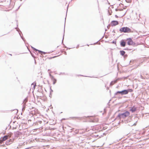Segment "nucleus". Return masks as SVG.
<instances>
[{
  "instance_id": "obj_1",
  "label": "nucleus",
  "mask_w": 149,
  "mask_h": 149,
  "mask_svg": "<svg viewBox=\"0 0 149 149\" xmlns=\"http://www.w3.org/2000/svg\"><path fill=\"white\" fill-rule=\"evenodd\" d=\"M70 118H76L79 119L80 120H81L82 119H86L88 118H89L88 120V121L90 122H97L98 121V119L97 118L93 117V116H84L82 117H72Z\"/></svg>"
},
{
  "instance_id": "obj_2",
  "label": "nucleus",
  "mask_w": 149,
  "mask_h": 149,
  "mask_svg": "<svg viewBox=\"0 0 149 149\" xmlns=\"http://www.w3.org/2000/svg\"><path fill=\"white\" fill-rule=\"evenodd\" d=\"M130 115V112L128 111H126L123 112L119 113L114 120H120L122 118L124 119Z\"/></svg>"
},
{
  "instance_id": "obj_3",
  "label": "nucleus",
  "mask_w": 149,
  "mask_h": 149,
  "mask_svg": "<svg viewBox=\"0 0 149 149\" xmlns=\"http://www.w3.org/2000/svg\"><path fill=\"white\" fill-rule=\"evenodd\" d=\"M103 131H98L97 132H95V133H97L98 134L96 135H94L93 136V137H94V136L96 138L98 137V138H100L104 136H106L107 134L108 133V131H106L104 132H102Z\"/></svg>"
},
{
  "instance_id": "obj_4",
  "label": "nucleus",
  "mask_w": 149,
  "mask_h": 149,
  "mask_svg": "<svg viewBox=\"0 0 149 149\" xmlns=\"http://www.w3.org/2000/svg\"><path fill=\"white\" fill-rule=\"evenodd\" d=\"M120 33H129L131 32L132 30L127 27H124L120 28L119 30Z\"/></svg>"
},
{
  "instance_id": "obj_5",
  "label": "nucleus",
  "mask_w": 149,
  "mask_h": 149,
  "mask_svg": "<svg viewBox=\"0 0 149 149\" xmlns=\"http://www.w3.org/2000/svg\"><path fill=\"white\" fill-rule=\"evenodd\" d=\"M85 131H70V133H72L73 135H76L78 137L81 136Z\"/></svg>"
},
{
  "instance_id": "obj_6",
  "label": "nucleus",
  "mask_w": 149,
  "mask_h": 149,
  "mask_svg": "<svg viewBox=\"0 0 149 149\" xmlns=\"http://www.w3.org/2000/svg\"><path fill=\"white\" fill-rule=\"evenodd\" d=\"M126 40L127 41V43L129 45H133L135 46L137 45L134 42L131 38H127L126 39Z\"/></svg>"
},
{
  "instance_id": "obj_7",
  "label": "nucleus",
  "mask_w": 149,
  "mask_h": 149,
  "mask_svg": "<svg viewBox=\"0 0 149 149\" xmlns=\"http://www.w3.org/2000/svg\"><path fill=\"white\" fill-rule=\"evenodd\" d=\"M12 136L13 135H11V136L9 137L6 141L5 143L7 145H9L13 142L15 139L13 138Z\"/></svg>"
},
{
  "instance_id": "obj_8",
  "label": "nucleus",
  "mask_w": 149,
  "mask_h": 149,
  "mask_svg": "<svg viewBox=\"0 0 149 149\" xmlns=\"http://www.w3.org/2000/svg\"><path fill=\"white\" fill-rule=\"evenodd\" d=\"M13 133L11 132L9 133L6 135H4L3 137H1V139L2 141H5L7 140L11 135H13Z\"/></svg>"
},
{
  "instance_id": "obj_9",
  "label": "nucleus",
  "mask_w": 149,
  "mask_h": 149,
  "mask_svg": "<svg viewBox=\"0 0 149 149\" xmlns=\"http://www.w3.org/2000/svg\"><path fill=\"white\" fill-rule=\"evenodd\" d=\"M133 90L132 89L128 88L127 89H124L121 91L122 95H126L129 93H131L133 92Z\"/></svg>"
},
{
  "instance_id": "obj_10",
  "label": "nucleus",
  "mask_w": 149,
  "mask_h": 149,
  "mask_svg": "<svg viewBox=\"0 0 149 149\" xmlns=\"http://www.w3.org/2000/svg\"><path fill=\"white\" fill-rule=\"evenodd\" d=\"M49 74L51 79L53 81V85L55 84L56 82L57 79L55 78L51 74L50 72H49Z\"/></svg>"
},
{
  "instance_id": "obj_11",
  "label": "nucleus",
  "mask_w": 149,
  "mask_h": 149,
  "mask_svg": "<svg viewBox=\"0 0 149 149\" xmlns=\"http://www.w3.org/2000/svg\"><path fill=\"white\" fill-rule=\"evenodd\" d=\"M14 134L15 137H18L22 135V133L19 131H16L14 132Z\"/></svg>"
},
{
  "instance_id": "obj_12",
  "label": "nucleus",
  "mask_w": 149,
  "mask_h": 149,
  "mask_svg": "<svg viewBox=\"0 0 149 149\" xmlns=\"http://www.w3.org/2000/svg\"><path fill=\"white\" fill-rule=\"evenodd\" d=\"M111 24L112 26H115L119 24V22L117 20H113L111 22Z\"/></svg>"
},
{
  "instance_id": "obj_13",
  "label": "nucleus",
  "mask_w": 149,
  "mask_h": 149,
  "mask_svg": "<svg viewBox=\"0 0 149 149\" xmlns=\"http://www.w3.org/2000/svg\"><path fill=\"white\" fill-rule=\"evenodd\" d=\"M47 132H44V133H42V134L43 136H52V134L51 132H49V131H46Z\"/></svg>"
},
{
  "instance_id": "obj_14",
  "label": "nucleus",
  "mask_w": 149,
  "mask_h": 149,
  "mask_svg": "<svg viewBox=\"0 0 149 149\" xmlns=\"http://www.w3.org/2000/svg\"><path fill=\"white\" fill-rule=\"evenodd\" d=\"M120 46L122 47H125L126 46V42L124 40H122L120 42Z\"/></svg>"
},
{
  "instance_id": "obj_15",
  "label": "nucleus",
  "mask_w": 149,
  "mask_h": 149,
  "mask_svg": "<svg viewBox=\"0 0 149 149\" xmlns=\"http://www.w3.org/2000/svg\"><path fill=\"white\" fill-rule=\"evenodd\" d=\"M130 110L132 113H134L137 110V107L134 106L132 107Z\"/></svg>"
},
{
  "instance_id": "obj_16",
  "label": "nucleus",
  "mask_w": 149,
  "mask_h": 149,
  "mask_svg": "<svg viewBox=\"0 0 149 149\" xmlns=\"http://www.w3.org/2000/svg\"><path fill=\"white\" fill-rule=\"evenodd\" d=\"M66 19V17L65 18V22L64 27V33H63V39H62V42H61L62 44L63 45H64V44L63 43V40H64V35H65V26Z\"/></svg>"
},
{
  "instance_id": "obj_17",
  "label": "nucleus",
  "mask_w": 149,
  "mask_h": 149,
  "mask_svg": "<svg viewBox=\"0 0 149 149\" xmlns=\"http://www.w3.org/2000/svg\"><path fill=\"white\" fill-rule=\"evenodd\" d=\"M118 80L119 79H118L111 81L110 83V85L111 86L113 85L114 84L116 83Z\"/></svg>"
},
{
  "instance_id": "obj_18",
  "label": "nucleus",
  "mask_w": 149,
  "mask_h": 149,
  "mask_svg": "<svg viewBox=\"0 0 149 149\" xmlns=\"http://www.w3.org/2000/svg\"><path fill=\"white\" fill-rule=\"evenodd\" d=\"M122 95L121 91H117L116 93H114L115 95Z\"/></svg>"
},
{
  "instance_id": "obj_19",
  "label": "nucleus",
  "mask_w": 149,
  "mask_h": 149,
  "mask_svg": "<svg viewBox=\"0 0 149 149\" xmlns=\"http://www.w3.org/2000/svg\"><path fill=\"white\" fill-rule=\"evenodd\" d=\"M120 55H121L122 56H123L125 54V52L123 50H120Z\"/></svg>"
},
{
  "instance_id": "obj_20",
  "label": "nucleus",
  "mask_w": 149,
  "mask_h": 149,
  "mask_svg": "<svg viewBox=\"0 0 149 149\" xmlns=\"http://www.w3.org/2000/svg\"><path fill=\"white\" fill-rule=\"evenodd\" d=\"M135 133V132H134L132 133L130 132L128 134H127V135L128 136H129L132 135L133 136H134V134Z\"/></svg>"
},
{
  "instance_id": "obj_21",
  "label": "nucleus",
  "mask_w": 149,
  "mask_h": 149,
  "mask_svg": "<svg viewBox=\"0 0 149 149\" xmlns=\"http://www.w3.org/2000/svg\"><path fill=\"white\" fill-rule=\"evenodd\" d=\"M19 34L21 38L22 39V40H23L24 42H25L26 41V40H25V38L22 36L20 33L19 32Z\"/></svg>"
},
{
  "instance_id": "obj_22",
  "label": "nucleus",
  "mask_w": 149,
  "mask_h": 149,
  "mask_svg": "<svg viewBox=\"0 0 149 149\" xmlns=\"http://www.w3.org/2000/svg\"><path fill=\"white\" fill-rule=\"evenodd\" d=\"M26 108V104L24 103L22 105V111H24Z\"/></svg>"
},
{
  "instance_id": "obj_23",
  "label": "nucleus",
  "mask_w": 149,
  "mask_h": 149,
  "mask_svg": "<svg viewBox=\"0 0 149 149\" xmlns=\"http://www.w3.org/2000/svg\"><path fill=\"white\" fill-rule=\"evenodd\" d=\"M31 85H33V88H34V89H35V86H36V82H34L33 83H32L31 84Z\"/></svg>"
},
{
  "instance_id": "obj_24",
  "label": "nucleus",
  "mask_w": 149,
  "mask_h": 149,
  "mask_svg": "<svg viewBox=\"0 0 149 149\" xmlns=\"http://www.w3.org/2000/svg\"><path fill=\"white\" fill-rule=\"evenodd\" d=\"M59 74V75H60L61 74H64V75H68V73H65V72H60Z\"/></svg>"
},
{
  "instance_id": "obj_25",
  "label": "nucleus",
  "mask_w": 149,
  "mask_h": 149,
  "mask_svg": "<svg viewBox=\"0 0 149 149\" xmlns=\"http://www.w3.org/2000/svg\"><path fill=\"white\" fill-rule=\"evenodd\" d=\"M9 127V128L8 129V130H9L11 128V126L10 125H8V127H5V130H7L8 128V127Z\"/></svg>"
},
{
  "instance_id": "obj_26",
  "label": "nucleus",
  "mask_w": 149,
  "mask_h": 149,
  "mask_svg": "<svg viewBox=\"0 0 149 149\" xmlns=\"http://www.w3.org/2000/svg\"><path fill=\"white\" fill-rule=\"evenodd\" d=\"M17 31L18 32V33H19V32L20 33V34H22V32L20 31L19 29L18 28L17 29Z\"/></svg>"
},
{
  "instance_id": "obj_27",
  "label": "nucleus",
  "mask_w": 149,
  "mask_h": 149,
  "mask_svg": "<svg viewBox=\"0 0 149 149\" xmlns=\"http://www.w3.org/2000/svg\"><path fill=\"white\" fill-rule=\"evenodd\" d=\"M116 39H115L114 40H113L112 42V43L113 44H116Z\"/></svg>"
},
{
  "instance_id": "obj_28",
  "label": "nucleus",
  "mask_w": 149,
  "mask_h": 149,
  "mask_svg": "<svg viewBox=\"0 0 149 149\" xmlns=\"http://www.w3.org/2000/svg\"><path fill=\"white\" fill-rule=\"evenodd\" d=\"M50 94H51L52 92H53V90L51 88V86H50Z\"/></svg>"
},
{
  "instance_id": "obj_29",
  "label": "nucleus",
  "mask_w": 149,
  "mask_h": 149,
  "mask_svg": "<svg viewBox=\"0 0 149 149\" xmlns=\"http://www.w3.org/2000/svg\"><path fill=\"white\" fill-rule=\"evenodd\" d=\"M53 56L52 57H48L47 58H48L49 59H52V58H54L56 57H57V56Z\"/></svg>"
},
{
  "instance_id": "obj_30",
  "label": "nucleus",
  "mask_w": 149,
  "mask_h": 149,
  "mask_svg": "<svg viewBox=\"0 0 149 149\" xmlns=\"http://www.w3.org/2000/svg\"><path fill=\"white\" fill-rule=\"evenodd\" d=\"M132 0H125V1L126 2L128 3H130L131 2Z\"/></svg>"
},
{
  "instance_id": "obj_31",
  "label": "nucleus",
  "mask_w": 149,
  "mask_h": 149,
  "mask_svg": "<svg viewBox=\"0 0 149 149\" xmlns=\"http://www.w3.org/2000/svg\"><path fill=\"white\" fill-rule=\"evenodd\" d=\"M111 13L110 12L109 10H108V13L109 14V15H111V14H112V11L111 9Z\"/></svg>"
},
{
  "instance_id": "obj_32",
  "label": "nucleus",
  "mask_w": 149,
  "mask_h": 149,
  "mask_svg": "<svg viewBox=\"0 0 149 149\" xmlns=\"http://www.w3.org/2000/svg\"><path fill=\"white\" fill-rule=\"evenodd\" d=\"M125 149H130L131 148V147L128 146V147L127 146H125Z\"/></svg>"
},
{
  "instance_id": "obj_33",
  "label": "nucleus",
  "mask_w": 149,
  "mask_h": 149,
  "mask_svg": "<svg viewBox=\"0 0 149 149\" xmlns=\"http://www.w3.org/2000/svg\"><path fill=\"white\" fill-rule=\"evenodd\" d=\"M31 54L32 56V57H33V58H35V56L31 52Z\"/></svg>"
},
{
  "instance_id": "obj_34",
  "label": "nucleus",
  "mask_w": 149,
  "mask_h": 149,
  "mask_svg": "<svg viewBox=\"0 0 149 149\" xmlns=\"http://www.w3.org/2000/svg\"><path fill=\"white\" fill-rule=\"evenodd\" d=\"M104 36H103L102 38H100L99 40L98 41H97V42H95V43H94L93 44V45H95V44H96V43L98 42L99 40H100L101 39H102L103 37Z\"/></svg>"
},
{
  "instance_id": "obj_35",
  "label": "nucleus",
  "mask_w": 149,
  "mask_h": 149,
  "mask_svg": "<svg viewBox=\"0 0 149 149\" xmlns=\"http://www.w3.org/2000/svg\"><path fill=\"white\" fill-rule=\"evenodd\" d=\"M127 56L128 55L127 54H125V55L123 56L124 58H126L127 57Z\"/></svg>"
},
{
  "instance_id": "obj_36",
  "label": "nucleus",
  "mask_w": 149,
  "mask_h": 149,
  "mask_svg": "<svg viewBox=\"0 0 149 149\" xmlns=\"http://www.w3.org/2000/svg\"><path fill=\"white\" fill-rule=\"evenodd\" d=\"M33 50H34L36 52L38 51V50L35 48H34V49H33Z\"/></svg>"
},
{
  "instance_id": "obj_37",
  "label": "nucleus",
  "mask_w": 149,
  "mask_h": 149,
  "mask_svg": "<svg viewBox=\"0 0 149 149\" xmlns=\"http://www.w3.org/2000/svg\"><path fill=\"white\" fill-rule=\"evenodd\" d=\"M33 50H34L36 52L38 51V50L35 48H34V49H33Z\"/></svg>"
},
{
  "instance_id": "obj_38",
  "label": "nucleus",
  "mask_w": 149,
  "mask_h": 149,
  "mask_svg": "<svg viewBox=\"0 0 149 149\" xmlns=\"http://www.w3.org/2000/svg\"><path fill=\"white\" fill-rule=\"evenodd\" d=\"M38 52L39 53L42 54V51L38 50Z\"/></svg>"
},
{
  "instance_id": "obj_39",
  "label": "nucleus",
  "mask_w": 149,
  "mask_h": 149,
  "mask_svg": "<svg viewBox=\"0 0 149 149\" xmlns=\"http://www.w3.org/2000/svg\"><path fill=\"white\" fill-rule=\"evenodd\" d=\"M140 77L141 78L143 79H145L141 75Z\"/></svg>"
},
{
  "instance_id": "obj_40",
  "label": "nucleus",
  "mask_w": 149,
  "mask_h": 149,
  "mask_svg": "<svg viewBox=\"0 0 149 149\" xmlns=\"http://www.w3.org/2000/svg\"><path fill=\"white\" fill-rule=\"evenodd\" d=\"M68 7H69V4H68V6H67V10L66 16L67 15V13L68 10Z\"/></svg>"
},
{
  "instance_id": "obj_41",
  "label": "nucleus",
  "mask_w": 149,
  "mask_h": 149,
  "mask_svg": "<svg viewBox=\"0 0 149 149\" xmlns=\"http://www.w3.org/2000/svg\"><path fill=\"white\" fill-rule=\"evenodd\" d=\"M46 53H47V52L42 51V54H45Z\"/></svg>"
},
{
  "instance_id": "obj_42",
  "label": "nucleus",
  "mask_w": 149,
  "mask_h": 149,
  "mask_svg": "<svg viewBox=\"0 0 149 149\" xmlns=\"http://www.w3.org/2000/svg\"><path fill=\"white\" fill-rule=\"evenodd\" d=\"M129 48H125L124 49H123L124 50H128Z\"/></svg>"
},
{
  "instance_id": "obj_43",
  "label": "nucleus",
  "mask_w": 149,
  "mask_h": 149,
  "mask_svg": "<svg viewBox=\"0 0 149 149\" xmlns=\"http://www.w3.org/2000/svg\"><path fill=\"white\" fill-rule=\"evenodd\" d=\"M63 45V46H64V47H64L65 48H67V49H66V50H68V48H67V47H66V46H65L64 44V45Z\"/></svg>"
},
{
  "instance_id": "obj_44",
  "label": "nucleus",
  "mask_w": 149,
  "mask_h": 149,
  "mask_svg": "<svg viewBox=\"0 0 149 149\" xmlns=\"http://www.w3.org/2000/svg\"><path fill=\"white\" fill-rule=\"evenodd\" d=\"M108 29H109L110 28V24H109L107 26Z\"/></svg>"
},
{
  "instance_id": "obj_45",
  "label": "nucleus",
  "mask_w": 149,
  "mask_h": 149,
  "mask_svg": "<svg viewBox=\"0 0 149 149\" xmlns=\"http://www.w3.org/2000/svg\"><path fill=\"white\" fill-rule=\"evenodd\" d=\"M119 10V9H118L117 8H116V9H115V11H118Z\"/></svg>"
},
{
  "instance_id": "obj_46",
  "label": "nucleus",
  "mask_w": 149,
  "mask_h": 149,
  "mask_svg": "<svg viewBox=\"0 0 149 149\" xmlns=\"http://www.w3.org/2000/svg\"><path fill=\"white\" fill-rule=\"evenodd\" d=\"M77 76H83V75H81V74H79V75H77Z\"/></svg>"
},
{
  "instance_id": "obj_47",
  "label": "nucleus",
  "mask_w": 149,
  "mask_h": 149,
  "mask_svg": "<svg viewBox=\"0 0 149 149\" xmlns=\"http://www.w3.org/2000/svg\"><path fill=\"white\" fill-rule=\"evenodd\" d=\"M79 45H77L76 47V48H79Z\"/></svg>"
},
{
  "instance_id": "obj_48",
  "label": "nucleus",
  "mask_w": 149,
  "mask_h": 149,
  "mask_svg": "<svg viewBox=\"0 0 149 149\" xmlns=\"http://www.w3.org/2000/svg\"><path fill=\"white\" fill-rule=\"evenodd\" d=\"M64 54L65 55H66L67 54V53H66V52H65V51L64 52Z\"/></svg>"
},
{
  "instance_id": "obj_49",
  "label": "nucleus",
  "mask_w": 149,
  "mask_h": 149,
  "mask_svg": "<svg viewBox=\"0 0 149 149\" xmlns=\"http://www.w3.org/2000/svg\"><path fill=\"white\" fill-rule=\"evenodd\" d=\"M116 113H115L112 116V118H113L114 117V115Z\"/></svg>"
},
{
  "instance_id": "obj_50",
  "label": "nucleus",
  "mask_w": 149,
  "mask_h": 149,
  "mask_svg": "<svg viewBox=\"0 0 149 149\" xmlns=\"http://www.w3.org/2000/svg\"><path fill=\"white\" fill-rule=\"evenodd\" d=\"M115 17L116 18H118V16L117 15H115Z\"/></svg>"
},
{
  "instance_id": "obj_51",
  "label": "nucleus",
  "mask_w": 149,
  "mask_h": 149,
  "mask_svg": "<svg viewBox=\"0 0 149 149\" xmlns=\"http://www.w3.org/2000/svg\"><path fill=\"white\" fill-rule=\"evenodd\" d=\"M31 46V48L33 49H34V48H35L34 47H32V46Z\"/></svg>"
},
{
  "instance_id": "obj_52",
  "label": "nucleus",
  "mask_w": 149,
  "mask_h": 149,
  "mask_svg": "<svg viewBox=\"0 0 149 149\" xmlns=\"http://www.w3.org/2000/svg\"><path fill=\"white\" fill-rule=\"evenodd\" d=\"M51 96H52V94H49V97H51Z\"/></svg>"
},
{
  "instance_id": "obj_53",
  "label": "nucleus",
  "mask_w": 149,
  "mask_h": 149,
  "mask_svg": "<svg viewBox=\"0 0 149 149\" xmlns=\"http://www.w3.org/2000/svg\"><path fill=\"white\" fill-rule=\"evenodd\" d=\"M40 56L41 57H44V56L43 55Z\"/></svg>"
},
{
  "instance_id": "obj_54",
  "label": "nucleus",
  "mask_w": 149,
  "mask_h": 149,
  "mask_svg": "<svg viewBox=\"0 0 149 149\" xmlns=\"http://www.w3.org/2000/svg\"><path fill=\"white\" fill-rule=\"evenodd\" d=\"M20 6L17 9V10H18L20 8V6Z\"/></svg>"
},
{
  "instance_id": "obj_55",
  "label": "nucleus",
  "mask_w": 149,
  "mask_h": 149,
  "mask_svg": "<svg viewBox=\"0 0 149 149\" xmlns=\"http://www.w3.org/2000/svg\"><path fill=\"white\" fill-rule=\"evenodd\" d=\"M132 49L129 48V49L128 50H131Z\"/></svg>"
},
{
  "instance_id": "obj_56",
  "label": "nucleus",
  "mask_w": 149,
  "mask_h": 149,
  "mask_svg": "<svg viewBox=\"0 0 149 149\" xmlns=\"http://www.w3.org/2000/svg\"><path fill=\"white\" fill-rule=\"evenodd\" d=\"M88 129V128L87 127V128L86 129V130H87Z\"/></svg>"
},
{
  "instance_id": "obj_57",
  "label": "nucleus",
  "mask_w": 149,
  "mask_h": 149,
  "mask_svg": "<svg viewBox=\"0 0 149 149\" xmlns=\"http://www.w3.org/2000/svg\"><path fill=\"white\" fill-rule=\"evenodd\" d=\"M36 129H33L31 130H36Z\"/></svg>"
},
{
  "instance_id": "obj_58",
  "label": "nucleus",
  "mask_w": 149,
  "mask_h": 149,
  "mask_svg": "<svg viewBox=\"0 0 149 149\" xmlns=\"http://www.w3.org/2000/svg\"><path fill=\"white\" fill-rule=\"evenodd\" d=\"M149 127V125H148V126L146 127L145 128H147V127Z\"/></svg>"
},
{
  "instance_id": "obj_59",
  "label": "nucleus",
  "mask_w": 149,
  "mask_h": 149,
  "mask_svg": "<svg viewBox=\"0 0 149 149\" xmlns=\"http://www.w3.org/2000/svg\"><path fill=\"white\" fill-rule=\"evenodd\" d=\"M141 132H142V131H141ZM143 133H144V132H146V131H143ZM142 133H143V132H142Z\"/></svg>"
},
{
  "instance_id": "obj_60",
  "label": "nucleus",
  "mask_w": 149,
  "mask_h": 149,
  "mask_svg": "<svg viewBox=\"0 0 149 149\" xmlns=\"http://www.w3.org/2000/svg\"><path fill=\"white\" fill-rule=\"evenodd\" d=\"M112 32H113V33H115V31H114V30H113V31H112Z\"/></svg>"
},
{
  "instance_id": "obj_61",
  "label": "nucleus",
  "mask_w": 149,
  "mask_h": 149,
  "mask_svg": "<svg viewBox=\"0 0 149 149\" xmlns=\"http://www.w3.org/2000/svg\"><path fill=\"white\" fill-rule=\"evenodd\" d=\"M35 64H36V60H35Z\"/></svg>"
},
{
  "instance_id": "obj_62",
  "label": "nucleus",
  "mask_w": 149,
  "mask_h": 149,
  "mask_svg": "<svg viewBox=\"0 0 149 149\" xmlns=\"http://www.w3.org/2000/svg\"><path fill=\"white\" fill-rule=\"evenodd\" d=\"M15 110H16L17 111V113L18 111V110L17 109H15Z\"/></svg>"
},
{
  "instance_id": "obj_63",
  "label": "nucleus",
  "mask_w": 149,
  "mask_h": 149,
  "mask_svg": "<svg viewBox=\"0 0 149 149\" xmlns=\"http://www.w3.org/2000/svg\"><path fill=\"white\" fill-rule=\"evenodd\" d=\"M62 119L63 120H65V118H62Z\"/></svg>"
},
{
  "instance_id": "obj_64",
  "label": "nucleus",
  "mask_w": 149,
  "mask_h": 149,
  "mask_svg": "<svg viewBox=\"0 0 149 149\" xmlns=\"http://www.w3.org/2000/svg\"><path fill=\"white\" fill-rule=\"evenodd\" d=\"M54 73L55 74H57V73L56 72H54Z\"/></svg>"
}]
</instances>
